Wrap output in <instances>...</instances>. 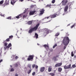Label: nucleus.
<instances>
[{
    "label": "nucleus",
    "mask_w": 76,
    "mask_h": 76,
    "mask_svg": "<svg viewBox=\"0 0 76 76\" xmlns=\"http://www.w3.org/2000/svg\"><path fill=\"white\" fill-rule=\"evenodd\" d=\"M70 39L68 37H65L63 39V43L65 45H67L69 43Z\"/></svg>",
    "instance_id": "f257e3e1"
},
{
    "label": "nucleus",
    "mask_w": 76,
    "mask_h": 76,
    "mask_svg": "<svg viewBox=\"0 0 76 76\" xmlns=\"http://www.w3.org/2000/svg\"><path fill=\"white\" fill-rule=\"evenodd\" d=\"M39 23H38L37 24L35 27L30 29L28 31V33L29 34H31V33H32L33 31H37V30L38 29V26H39Z\"/></svg>",
    "instance_id": "f03ea898"
},
{
    "label": "nucleus",
    "mask_w": 76,
    "mask_h": 76,
    "mask_svg": "<svg viewBox=\"0 0 76 76\" xmlns=\"http://www.w3.org/2000/svg\"><path fill=\"white\" fill-rule=\"evenodd\" d=\"M50 32H51V31L47 28H45L44 29L43 34L44 36H46V35H47L48 34H49Z\"/></svg>",
    "instance_id": "7ed1b4c3"
},
{
    "label": "nucleus",
    "mask_w": 76,
    "mask_h": 76,
    "mask_svg": "<svg viewBox=\"0 0 76 76\" xmlns=\"http://www.w3.org/2000/svg\"><path fill=\"white\" fill-rule=\"evenodd\" d=\"M8 44L7 43H5L4 44V50H7L8 48H9L10 47H12V44H11V43H9L8 46L7 45Z\"/></svg>",
    "instance_id": "20e7f679"
},
{
    "label": "nucleus",
    "mask_w": 76,
    "mask_h": 76,
    "mask_svg": "<svg viewBox=\"0 0 76 76\" xmlns=\"http://www.w3.org/2000/svg\"><path fill=\"white\" fill-rule=\"evenodd\" d=\"M57 16H58V14H55L54 15H50V16L45 17L44 19H49L50 17L51 18H56V17Z\"/></svg>",
    "instance_id": "39448f33"
},
{
    "label": "nucleus",
    "mask_w": 76,
    "mask_h": 76,
    "mask_svg": "<svg viewBox=\"0 0 76 76\" xmlns=\"http://www.w3.org/2000/svg\"><path fill=\"white\" fill-rule=\"evenodd\" d=\"M34 55H30L29 56L28 58H27L28 61H30L31 60V61H32L33 59H34Z\"/></svg>",
    "instance_id": "423d86ee"
},
{
    "label": "nucleus",
    "mask_w": 76,
    "mask_h": 76,
    "mask_svg": "<svg viewBox=\"0 0 76 76\" xmlns=\"http://www.w3.org/2000/svg\"><path fill=\"white\" fill-rule=\"evenodd\" d=\"M68 8H69V6L68 5H66L64 8V12L65 13H67V10H68Z\"/></svg>",
    "instance_id": "0eeeda50"
},
{
    "label": "nucleus",
    "mask_w": 76,
    "mask_h": 76,
    "mask_svg": "<svg viewBox=\"0 0 76 76\" xmlns=\"http://www.w3.org/2000/svg\"><path fill=\"white\" fill-rule=\"evenodd\" d=\"M62 5L63 6H65L66 4V3H67V0H64L62 2Z\"/></svg>",
    "instance_id": "6e6552de"
},
{
    "label": "nucleus",
    "mask_w": 76,
    "mask_h": 76,
    "mask_svg": "<svg viewBox=\"0 0 76 76\" xmlns=\"http://www.w3.org/2000/svg\"><path fill=\"white\" fill-rule=\"evenodd\" d=\"M35 12H36V10L31 11L29 12V15H33Z\"/></svg>",
    "instance_id": "1a4fd4ad"
},
{
    "label": "nucleus",
    "mask_w": 76,
    "mask_h": 76,
    "mask_svg": "<svg viewBox=\"0 0 76 76\" xmlns=\"http://www.w3.org/2000/svg\"><path fill=\"white\" fill-rule=\"evenodd\" d=\"M45 68V67H41L40 69V71L41 72H44Z\"/></svg>",
    "instance_id": "9d476101"
},
{
    "label": "nucleus",
    "mask_w": 76,
    "mask_h": 76,
    "mask_svg": "<svg viewBox=\"0 0 76 76\" xmlns=\"http://www.w3.org/2000/svg\"><path fill=\"white\" fill-rule=\"evenodd\" d=\"M11 4L12 5H14L15 4V3L17 1H16V0H11Z\"/></svg>",
    "instance_id": "9b49d317"
},
{
    "label": "nucleus",
    "mask_w": 76,
    "mask_h": 76,
    "mask_svg": "<svg viewBox=\"0 0 76 76\" xmlns=\"http://www.w3.org/2000/svg\"><path fill=\"white\" fill-rule=\"evenodd\" d=\"M62 65V64L61 63L57 64L55 65V67H60V66H61V65Z\"/></svg>",
    "instance_id": "f8f14e48"
},
{
    "label": "nucleus",
    "mask_w": 76,
    "mask_h": 76,
    "mask_svg": "<svg viewBox=\"0 0 76 76\" xmlns=\"http://www.w3.org/2000/svg\"><path fill=\"white\" fill-rule=\"evenodd\" d=\"M21 15H22V14H19L17 16H16L15 17L14 19H16V18H17V19H19V18H20V16Z\"/></svg>",
    "instance_id": "ddd939ff"
},
{
    "label": "nucleus",
    "mask_w": 76,
    "mask_h": 76,
    "mask_svg": "<svg viewBox=\"0 0 76 76\" xmlns=\"http://www.w3.org/2000/svg\"><path fill=\"white\" fill-rule=\"evenodd\" d=\"M43 47H44L45 48H46L47 50L48 49V48H49V46H48V45H43Z\"/></svg>",
    "instance_id": "4468645a"
},
{
    "label": "nucleus",
    "mask_w": 76,
    "mask_h": 76,
    "mask_svg": "<svg viewBox=\"0 0 76 76\" xmlns=\"http://www.w3.org/2000/svg\"><path fill=\"white\" fill-rule=\"evenodd\" d=\"M51 6H52V5H51V4H50L46 6L45 7H50V8H51Z\"/></svg>",
    "instance_id": "2eb2a0df"
},
{
    "label": "nucleus",
    "mask_w": 76,
    "mask_h": 76,
    "mask_svg": "<svg viewBox=\"0 0 76 76\" xmlns=\"http://www.w3.org/2000/svg\"><path fill=\"white\" fill-rule=\"evenodd\" d=\"M6 5H9V0H5V3Z\"/></svg>",
    "instance_id": "dca6fc26"
},
{
    "label": "nucleus",
    "mask_w": 76,
    "mask_h": 76,
    "mask_svg": "<svg viewBox=\"0 0 76 76\" xmlns=\"http://www.w3.org/2000/svg\"><path fill=\"white\" fill-rule=\"evenodd\" d=\"M44 9H42L41 11H40V14L41 15H42L43 13H44Z\"/></svg>",
    "instance_id": "f3484780"
},
{
    "label": "nucleus",
    "mask_w": 76,
    "mask_h": 76,
    "mask_svg": "<svg viewBox=\"0 0 76 76\" xmlns=\"http://www.w3.org/2000/svg\"><path fill=\"white\" fill-rule=\"evenodd\" d=\"M52 70V68L51 67V66H50L48 67V72H51V70Z\"/></svg>",
    "instance_id": "a211bd4d"
},
{
    "label": "nucleus",
    "mask_w": 76,
    "mask_h": 76,
    "mask_svg": "<svg viewBox=\"0 0 76 76\" xmlns=\"http://www.w3.org/2000/svg\"><path fill=\"white\" fill-rule=\"evenodd\" d=\"M34 37V38H36V39L38 38V34H37V33H35Z\"/></svg>",
    "instance_id": "6ab92c4d"
},
{
    "label": "nucleus",
    "mask_w": 76,
    "mask_h": 76,
    "mask_svg": "<svg viewBox=\"0 0 76 76\" xmlns=\"http://www.w3.org/2000/svg\"><path fill=\"white\" fill-rule=\"evenodd\" d=\"M31 71H32V69H30L28 71H27V72L28 74H30V73H31Z\"/></svg>",
    "instance_id": "aec40b11"
},
{
    "label": "nucleus",
    "mask_w": 76,
    "mask_h": 76,
    "mask_svg": "<svg viewBox=\"0 0 76 76\" xmlns=\"http://www.w3.org/2000/svg\"><path fill=\"white\" fill-rule=\"evenodd\" d=\"M33 21H29L28 22V25H31L32 24V22Z\"/></svg>",
    "instance_id": "412c9836"
},
{
    "label": "nucleus",
    "mask_w": 76,
    "mask_h": 76,
    "mask_svg": "<svg viewBox=\"0 0 76 76\" xmlns=\"http://www.w3.org/2000/svg\"><path fill=\"white\" fill-rule=\"evenodd\" d=\"M29 69V68L28 67H26L25 69V72H27Z\"/></svg>",
    "instance_id": "4be33fe9"
},
{
    "label": "nucleus",
    "mask_w": 76,
    "mask_h": 76,
    "mask_svg": "<svg viewBox=\"0 0 76 76\" xmlns=\"http://www.w3.org/2000/svg\"><path fill=\"white\" fill-rule=\"evenodd\" d=\"M3 3H4V0H2L1 1H0V6H1V4H2Z\"/></svg>",
    "instance_id": "5701e85b"
},
{
    "label": "nucleus",
    "mask_w": 76,
    "mask_h": 76,
    "mask_svg": "<svg viewBox=\"0 0 76 76\" xmlns=\"http://www.w3.org/2000/svg\"><path fill=\"white\" fill-rule=\"evenodd\" d=\"M62 70V68H58V72H61V71Z\"/></svg>",
    "instance_id": "b1692460"
},
{
    "label": "nucleus",
    "mask_w": 76,
    "mask_h": 76,
    "mask_svg": "<svg viewBox=\"0 0 76 76\" xmlns=\"http://www.w3.org/2000/svg\"><path fill=\"white\" fill-rule=\"evenodd\" d=\"M28 67H29V68H30V69H31V64H28V65L27 66Z\"/></svg>",
    "instance_id": "393cba45"
},
{
    "label": "nucleus",
    "mask_w": 76,
    "mask_h": 76,
    "mask_svg": "<svg viewBox=\"0 0 76 76\" xmlns=\"http://www.w3.org/2000/svg\"><path fill=\"white\" fill-rule=\"evenodd\" d=\"M53 60L54 61H57V59L56 57H54L53 58Z\"/></svg>",
    "instance_id": "a878e982"
},
{
    "label": "nucleus",
    "mask_w": 76,
    "mask_h": 76,
    "mask_svg": "<svg viewBox=\"0 0 76 76\" xmlns=\"http://www.w3.org/2000/svg\"><path fill=\"white\" fill-rule=\"evenodd\" d=\"M60 35V33L58 32V33H57L55 35L56 36V37H58V35Z\"/></svg>",
    "instance_id": "bb28decb"
},
{
    "label": "nucleus",
    "mask_w": 76,
    "mask_h": 76,
    "mask_svg": "<svg viewBox=\"0 0 76 76\" xmlns=\"http://www.w3.org/2000/svg\"><path fill=\"white\" fill-rule=\"evenodd\" d=\"M13 36L11 35L9 36V38L11 39H12V38H13Z\"/></svg>",
    "instance_id": "cd10ccee"
},
{
    "label": "nucleus",
    "mask_w": 76,
    "mask_h": 76,
    "mask_svg": "<svg viewBox=\"0 0 76 76\" xmlns=\"http://www.w3.org/2000/svg\"><path fill=\"white\" fill-rule=\"evenodd\" d=\"M0 15L1 16H2V17H4V15H3V14H1V12H0Z\"/></svg>",
    "instance_id": "c85d7f7f"
},
{
    "label": "nucleus",
    "mask_w": 76,
    "mask_h": 76,
    "mask_svg": "<svg viewBox=\"0 0 76 76\" xmlns=\"http://www.w3.org/2000/svg\"><path fill=\"white\" fill-rule=\"evenodd\" d=\"M31 8H34V7H36V5H31Z\"/></svg>",
    "instance_id": "c756f323"
},
{
    "label": "nucleus",
    "mask_w": 76,
    "mask_h": 76,
    "mask_svg": "<svg viewBox=\"0 0 76 76\" xmlns=\"http://www.w3.org/2000/svg\"><path fill=\"white\" fill-rule=\"evenodd\" d=\"M50 75H51V76H54L55 74L54 73H50Z\"/></svg>",
    "instance_id": "7c9ffc66"
},
{
    "label": "nucleus",
    "mask_w": 76,
    "mask_h": 76,
    "mask_svg": "<svg viewBox=\"0 0 76 76\" xmlns=\"http://www.w3.org/2000/svg\"><path fill=\"white\" fill-rule=\"evenodd\" d=\"M71 56L73 57L74 56V54H73V52H72L71 53Z\"/></svg>",
    "instance_id": "2f4dec72"
},
{
    "label": "nucleus",
    "mask_w": 76,
    "mask_h": 76,
    "mask_svg": "<svg viewBox=\"0 0 76 76\" xmlns=\"http://www.w3.org/2000/svg\"><path fill=\"white\" fill-rule=\"evenodd\" d=\"M56 1V0H53L52 1V3L53 4H54V3H55Z\"/></svg>",
    "instance_id": "473e14b6"
},
{
    "label": "nucleus",
    "mask_w": 76,
    "mask_h": 76,
    "mask_svg": "<svg viewBox=\"0 0 76 76\" xmlns=\"http://www.w3.org/2000/svg\"><path fill=\"white\" fill-rule=\"evenodd\" d=\"M12 17H8L7 18V19H12L11 18Z\"/></svg>",
    "instance_id": "72a5a7b5"
},
{
    "label": "nucleus",
    "mask_w": 76,
    "mask_h": 76,
    "mask_svg": "<svg viewBox=\"0 0 76 76\" xmlns=\"http://www.w3.org/2000/svg\"><path fill=\"white\" fill-rule=\"evenodd\" d=\"M72 67L73 68H75L76 67V65L75 64H73L72 65Z\"/></svg>",
    "instance_id": "f704fd0d"
},
{
    "label": "nucleus",
    "mask_w": 76,
    "mask_h": 76,
    "mask_svg": "<svg viewBox=\"0 0 76 76\" xmlns=\"http://www.w3.org/2000/svg\"><path fill=\"white\" fill-rule=\"evenodd\" d=\"M67 67H68V69H69L71 67V64H70L69 65L67 66Z\"/></svg>",
    "instance_id": "c9c22d12"
},
{
    "label": "nucleus",
    "mask_w": 76,
    "mask_h": 76,
    "mask_svg": "<svg viewBox=\"0 0 76 76\" xmlns=\"http://www.w3.org/2000/svg\"><path fill=\"white\" fill-rule=\"evenodd\" d=\"M64 68L65 69H68L67 66H64Z\"/></svg>",
    "instance_id": "e433bc0d"
},
{
    "label": "nucleus",
    "mask_w": 76,
    "mask_h": 76,
    "mask_svg": "<svg viewBox=\"0 0 76 76\" xmlns=\"http://www.w3.org/2000/svg\"><path fill=\"white\" fill-rule=\"evenodd\" d=\"M35 66V64H33L32 65V68H34Z\"/></svg>",
    "instance_id": "4c0bfd02"
},
{
    "label": "nucleus",
    "mask_w": 76,
    "mask_h": 76,
    "mask_svg": "<svg viewBox=\"0 0 76 76\" xmlns=\"http://www.w3.org/2000/svg\"><path fill=\"white\" fill-rule=\"evenodd\" d=\"M27 17V15H24L23 16V17L24 18H26V17Z\"/></svg>",
    "instance_id": "58836bf2"
},
{
    "label": "nucleus",
    "mask_w": 76,
    "mask_h": 76,
    "mask_svg": "<svg viewBox=\"0 0 76 76\" xmlns=\"http://www.w3.org/2000/svg\"><path fill=\"white\" fill-rule=\"evenodd\" d=\"M10 40V39L9 38H8L6 40V41H9Z\"/></svg>",
    "instance_id": "ea45409f"
},
{
    "label": "nucleus",
    "mask_w": 76,
    "mask_h": 76,
    "mask_svg": "<svg viewBox=\"0 0 76 76\" xmlns=\"http://www.w3.org/2000/svg\"><path fill=\"white\" fill-rule=\"evenodd\" d=\"M13 71H14V69H13V68H12L10 70V71L13 72Z\"/></svg>",
    "instance_id": "a19ab883"
},
{
    "label": "nucleus",
    "mask_w": 76,
    "mask_h": 76,
    "mask_svg": "<svg viewBox=\"0 0 76 76\" xmlns=\"http://www.w3.org/2000/svg\"><path fill=\"white\" fill-rule=\"evenodd\" d=\"M57 44H55V45H54L53 46V48H55V47H56V46H57Z\"/></svg>",
    "instance_id": "79ce46f5"
},
{
    "label": "nucleus",
    "mask_w": 76,
    "mask_h": 76,
    "mask_svg": "<svg viewBox=\"0 0 76 76\" xmlns=\"http://www.w3.org/2000/svg\"><path fill=\"white\" fill-rule=\"evenodd\" d=\"M75 24H74L71 27V28H73L74 27V26H75Z\"/></svg>",
    "instance_id": "37998d69"
},
{
    "label": "nucleus",
    "mask_w": 76,
    "mask_h": 76,
    "mask_svg": "<svg viewBox=\"0 0 76 76\" xmlns=\"http://www.w3.org/2000/svg\"><path fill=\"white\" fill-rule=\"evenodd\" d=\"M35 75V72H34L32 73V75L34 76Z\"/></svg>",
    "instance_id": "c03bdc74"
},
{
    "label": "nucleus",
    "mask_w": 76,
    "mask_h": 76,
    "mask_svg": "<svg viewBox=\"0 0 76 76\" xmlns=\"http://www.w3.org/2000/svg\"><path fill=\"white\" fill-rule=\"evenodd\" d=\"M15 59H16V60H17V59H18V58H19V57H18V56H16L15 57Z\"/></svg>",
    "instance_id": "a18cd8bd"
},
{
    "label": "nucleus",
    "mask_w": 76,
    "mask_h": 76,
    "mask_svg": "<svg viewBox=\"0 0 76 76\" xmlns=\"http://www.w3.org/2000/svg\"><path fill=\"white\" fill-rule=\"evenodd\" d=\"M38 66L37 65L35 66V68L36 69H38Z\"/></svg>",
    "instance_id": "49530a36"
},
{
    "label": "nucleus",
    "mask_w": 76,
    "mask_h": 76,
    "mask_svg": "<svg viewBox=\"0 0 76 76\" xmlns=\"http://www.w3.org/2000/svg\"><path fill=\"white\" fill-rule=\"evenodd\" d=\"M50 51H53V48H50Z\"/></svg>",
    "instance_id": "de8ad7c7"
},
{
    "label": "nucleus",
    "mask_w": 76,
    "mask_h": 76,
    "mask_svg": "<svg viewBox=\"0 0 76 76\" xmlns=\"http://www.w3.org/2000/svg\"><path fill=\"white\" fill-rule=\"evenodd\" d=\"M24 0H19V1H21V2H23Z\"/></svg>",
    "instance_id": "09e8293b"
},
{
    "label": "nucleus",
    "mask_w": 76,
    "mask_h": 76,
    "mask_svg": "<svg viewBox=\"0 0 76 76\" xmlns=\"http://www.w3.org/2000/svg\"><path fill=\"white\" fill-rule=\"evenodd\" d=\"M2 61H3L2 59H1V60H0V63H1V62H2Z\"/></svg>",
    "instance_id": "8fccbe9b"
},
{
    "label": "nucleus",
    "mask_w": 76,
    "mask_h": 76,
    "mask_svg": "<svg viewBox=\"0 0 76 76\" xmlns=\"http://www.w3.org/2000/svg\"><path fill=\"white\" fill-rule=\"evenodd\" d=\"M15 67H18V64H16L15 65Z\"/></svg>",
    "instance_id": "3c124183"
},
{
    "label": "nucleus",
    "mask_w": 76,
    "mask_h": 76,
    "mask_svg": "<svg viewBox=\"0 0 76 76\" xmlns=\"http://www.w3.org/2000/svg\"><path fill=\"white\" fill-rule=\"evenodd\" d=\"M66 34H67V35H68V36H69V33H68V32H67L66 33Z\"/></svg>",
    "instance_id": "603ef678"
},
{
    "label": "nucleus",
    "mask_w": 76,
    "mask_h": 76,
    "mask_svg": "<svg viewBox=\"0 0 76 76\" xmlns=\"http://www.w3.org/2000/svg\"><path fill=\"white\" fill-rule=\"evenodd\" d=\"M26 10H25L23 12V13H25L26 12Z\"/></svg>",
    "instance_id": "864d4df0"
},
{
    "label": "nucleus",
    "mask_w": 76,
    "mask_h": 76,
    "mask_svg": "<svg viewBox=\"0 0 76 76\" xmlns=\"http://www.w3.org/2000/svg\"><path fill=\"white\" fill-rule=\"evenodd\" d=\"M66 46H64V49H66Z\"/></svg>",
    "instance_id": "5fc2aeb1"
},
{
    "label": "nucleus",
    "mask_w": 76,
    "mask_h": 76,
    "mask_svg": "<svg viewBox=\"0 0 76 76\" xmlns=\"http://www.w3.org/2000/svg\"><path fill=\"white\" fill-rule=\"evenodd\" d=\"M66 14V12L65 13V12H64V13L63 14V15H65V14Z\"/></svg>",
    "instance_id": "6e6d98bb"
},
{
    "label": "nucleus",
    "mask_w": 76,
    "mask_h": 76,
    "mask_svg": "<svg viewBox=\"0 0 76 76\" xmlns=\"http://www.w3.org/2000/svg\"><path fill=\"white\" fill-rule=\"evenodd\" d=\"M15 76H18V74H16L15 75Z\"/></svg>",
    "instance_id": "4d7b16f0"
},
{
    "label": "nucleus",
    "mask_w": 76,
    "mask_h": 76,
    "mask_svg": "<svg viewBox=\"0 0 76 76\" xmlns=\"http://www.w3.org/2000/svg\"><path fill=\"white\" fill-rule=\"evenodd\" d=\"M25 58L24 57L22 58V60H24V59H25Z\"/></svg>",
    "instance_id": "13d9d810"
},
{
    "label": "nucleus",
    "mask_w": 76,
    "mask_h": 76,
    "mask_svg": "<svg viewBox=\"0 0 76 76\" xmlns=\"http://www.w3.org/2000/svg\"><path fill=\"white\" fill-rule=\"evenodd\" d=\"M70 24H68L67 25V26H70Z\"/></svg>",
    "instance_id": "bf43d9fd"
},
{
    "label": "nucleus",
    "mask_w": 76,
    "mask_h": 76,
    "mask_svg": "<svg viewBox=\"0 0 76 76\" xmlns=\"http://www.w3.org/2000/svg\"><path fill=\"white\" fill-rule=\"evenodd\" d=\"M37 45H38L39 46V43H37Z\"/></svg>",
    "instance_id": "052dcab7"
},
{
    "label": "nucleus",
    "mask_w": 76,
    "mask_h": 76,
    "mask_svg": "<svg viewBox=\"0 0 76 76\" xmlns=\"http://www.w3.org/2000/svg\"><path fill=\"white\" fill-rule=\"evenodd\" d=\"M50 21H51V20H50V21H49L47 22H50Z\"/></svg>",
    "instance_id": "680f3d73"
},
{
    "label": "nucleus",
    "mask_w": 76,
    "mask_h": 76,
    "mask_svg": "<svg viewBox=\"0 0 76 76\" xmlns=\"http://www.w3.org/2000/svg\"><path fill=\"white\" fill-rule=\"evenodd\" d=\"M53 6H56V5H53Z\"/></svg>",
    "instance_id": "e2e57ef3"
},
{
    "label": "nucleus",
    "mask_w": 76,
    "mask_h": 76,
    "mask_svg": "<svg viewBox=\"0 0 76 76\" xmlns=\"http://www.w3.org/2000/svg\"><path fill=\"white\" fill-rule=\"evenodd\" d=\"M20 30H21V31H22V28H20Z\"/></svg>",
    "instance_id": "0e129e2a"
},
{
    "label": "nucleus",
    "mask_w": 76,
    "mask_h": 76,
    "mask_svg": "<svg viewBox=\"0 0 76 76\" xmlns=\"http://www.w3.org/2000/svg\"><path fill=\"white\" fill-rule=\"evenodd\" d=\"M57 27H58V26H56V28H57Z\"/></svg>",
    "instance_id": "69168bd1"
},
{
    "label": "nucleus",
    "mask_w": 76,
    "mask_h": 76,
    "mask_svg": "<svg viewBox=\"0 0 76 76\" xmlns=\"http://www.w3.org/2000/svg\"><path fill=\"white\" fill-rule=\"evenodd\" d=\"M11 48H10V50H11Z\"/></svg>",
    "instance_id": "338daca9"
},
{
    "label": "nucleus",
    "mask_w": 76,
    "mask_h": 76,
    "mask_svg": "<svg viewBox=\"0 0 76 76\" xmlns=\"http://www.w3.org/2000/svg\"><path fill=\"white\" fill-rule=\"evenodd\" d=\"M40 57H42V56H41V55H40Z\"/></svg>",
    "instance_id": "774afa93"
}]
</instances>
